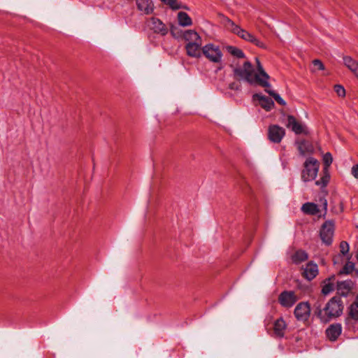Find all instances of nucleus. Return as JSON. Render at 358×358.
I'll return each instance as SVG.
<instances>
[{
  "label": "nucleus",
  "instance_id": "f257e3e1",
  "mask_svg": "<svg viewBox=\"0 0 358 358\" xmlns=\"http://www.w3.org/2000/svg\"><path fill=\"white\" fill-rule=\"evenodd\" d=\"M257 72L255 73L252 64L246 61L243 63L242 67H235L233 70L234 76L239 79L243 80L250 85H257L263 87H270L271 85L268 82L270 76L264 71L261 64L259 59L256 57Z\"/></svg>",
  "mask_w": 358,
  "mask_h": 358
},
{
  "label": "nucleus",
  "instance_id": "f03ea898",
  "mask_svg": "<svg viewBox=\"0 0 358 358\" xmlns=\"http://www.w3.org/2000/svg\"><path fill=\"white\" fill-rule=\"evenodd\" d=\"M314 315L317 316L321 322L327 323L331 320L340 317L343 311V302L340 296L332 297L324 306L322 307L320 301L313 305Z\"/></svg>",
  "mask_w": 358,
  "mask_h": 358
},
{
  "label": "nucleus",
  "instance_id": "7ed1b4c3",
  "mask_svg": "<svg viewBox=\"0 0 358 358\" xmlns=\"http://www.w3.org/2000/svg\"><path fill=\"white\" fill-rule=\"evenodd\" d=\"M320 169V162L313 157H308L303 164L301 171V180L304 182L312 181L317 177Z\"/></svg>",
  "mask_w": 358,
  "mask_h": 358
},
{
  "label": "nucleus",
  "instance_id": "20e7f679",
  "mask_svg": "<svg viewBox=\"0 0 358 358\" xmlns=\"http://www.w3.org/2000/svg\"><path fill=\"white\" fill-rule=\"evenodd\" d=\"M203 55L210 62L213 63H220L222 58V52L219 46L212 43L204 45L201 49Z\"/></svg>",
  "mask_w": 358,
  "mask_h": 358
},
{
  "label": "nucleus",
  "instance_id": "39448f33",
  "mask_svg": "<svg viewBox=\"0 0 358 358\" xmlns=\"http://www.w3.org/2000/svg\"><path fill=\"white\" fill-rule=\"evenodd\" d=\"M335 224L332 220H327L323 223L320 231L322 241L327 245H330L333 241Z\"/></svg>",
  "mask_w": 358,
  "mask_h": 358
},
{
  "label": "nucleus",
  "instance_id": "423d86ee",
  "mask_svg": "<svg viewBox=\"0 0 358 358\" xmlns=\"http://www.w3.org/2000/svg\"><path fill=\"white\" fill-rule=\"evenodd\" d=\"M310 306L308 302H300L294 308V315L298 321L306 322L310 315Z\"/></svg>",
  "mask_w": 358,
  "mask_h": 358
},
{
  "label": "nucleus",
  "instance_id": "0eeeda50",
  "mask_svg": "<svg viewBox=\"0 0 358 358\" xmlns=\"http://www.w3.org/2000/svg\"><path fill=\"white\" fill-rule=\"evenodd\" d=\"M299 299L294 291H283L278 296V302L284 308L292 307Z\"/></svg>",
  "mask_w": 358,
  "mask_h": 358
},
{
  "label": "nucleus",
  "instance_id": "6e6552de",
  "mask_svg": "<svg viewBox=\"0 0 358 358\" xmlns=\"http://www.w3.org/2000/svg\"><path fill=\"white\" fill-rule=\"evenodd\" d=\"M285 135V129L277 124H271L268 128V138L272 143H280Z\"/></svg>",
  "mask_w": 358,
  "mask_h": 358
},
{
  "label": "nucleus",
  "instance_id": "1a4fd4ad",
  "mask_svg": "<svg viewBox=\"0 0 358 358\" xmlns=\"http://www.w3.org/2000/svg\"><path fill=\"white\" fill-rule=\"evenodd\" d=\"M148 27L153 31L154 33L162 36H166L169 32V29L165 24L157 17H151L148 21Z\"/></svg>",
  "mask_w": 358,
  "mask_h": 358
},
{
  "label": "nucleus",
  "instance_id": "9d476101",
  "mask_svg": "<svg viewBox=\"0 0 358 358\" xmlns=\"http://www.w3.org/2000/svg\"><path fill=\"white\" fill-rule=\"evenodd\" d=\"M225 27L229 29L231 32L238 36L242 39L246 41L247 38L249 37L250 33L246 30L241 28L238 25L236 24L229 17L224 18Z\"/></svg>",
  "mask_w": 358,
  "mask_h": 358
},
{
  "label": "nucleus",
  "instance_id": "9b49d317",
  "mask_svg": "<svg viewBox=\"0 0 358 358\" xmlns=\"http://www.w3.org/2000/svg\"><path fill=\"white\" fill-rule=\"evenodd\" d=\"M287 327V323L282 317L277 319L273 323L272 336L276 338H282L285 335Z\"/></svg>",
  "mask_w": 358,
  "mask_h": 358
},
{
  "label": "nucleus",
  "instance_id": "f8f14e48",
  "mask_svg": "<svg viewBox=\"0 0 358 358\" xmlns=\"http://www.w3.org/2000/svg\"><path fill=\"white\" fill-rule=\"evenodd\" d=\"M286 126L288 128H290L296 134H308L305 127L297 122L293 115L287 116V123L286 124Z\"/></svg>",
  "mask_w": 358,
  "mask_h": 358
},
{
  "label": "nucleus",
  "instance_id": "ddd939ff",
  "mask_svg": "<svg viewBox=\"0 0 358 358\" xmlns=\"http://www.w3.org/2000/svg\"><path fill=\"white\" fill-rule=\"evenodd\" d=\"M342 333V326L339 323L331 324L325 331L326 336L330 341H336Z\"/></svg>",
  "mask_w": 358,
  "mask_h": 358
},
{
  "label": "nucleus",
  "instance_id": "4468645a",
  "mask_svg": "<svg viewBox=\"0 0 358 358\" xmlns=\"http://www.w3.org/2000/svg\"><path fill=\"white\" fill-rule=\"evenodd\" d=\"M302 274L306 279L308 280H313L318 274L317 265L312 261L309 262L303 268Z\"/></svg>",
  "mask_w": 358,
  "mask_h": 358
},
{
  "label": "nucleus",
  "instance_id": "2eb2a0df",
  "mask_svg": "<svg viewBox=\"0 0 358 358\" xmlns=\"http://www.w3.org/2000/svg\"><path fill=\"white\" fill-rule=\"evenodd\" d=\"M202 45L201 42H196V43H187L185 49L187 50V54L192 57H199L201 56V48Z\"/></svg>",
  "mask_w": 358,
  "mask_h": 358
},
{
  "label": "nucleus",
  "instance_id": "dca6fc26",
  "mask_svg": "<svg viewBox=\"0 0 358 358\" xmlns=\"http://www.w3.org/2000/svg\"><path fill=\"white\" fill-rule=\"evenodd\" d=\"M353 286V282L351 280H344L337 282V292L338 294L346 296L350 292Z\"/></svg>",
  "mask_w": 358,
  "mask_h": 358
},
{
  "label": "nucleus",
  "instance_id": "f3484780",
  "mask_svg": "<svg viewBox=\"0 0 358 358\" xmlns=\"http://www.w3.org/2000/svg\"><path fill=\"white\" fill-rule=\"evenodd\" d=\"M138 10L145 14H150L153 11L154 6L152 0H136Z\"/></svg>",
  "mask_w": 358,
  "mask_h": 358
},
{
  "label": "nucleus",
  "instance_id": "a211bd4d",
  "mask_svg": "<svg viewBox=\"0 0 358 358\" xmlns=\"http://www.w3.org/2000/svg\"><path fill=\"white\" fill-rule=\"evenodd\" d=\"M259 101L261 106L266 111L271 110L274 107L273 101L267 96L256 94L254 95Z\"/></svg>",
  "mask_w": 358,
  "mask_h": 358
},
{
  "label": "nucleus",
  "instance_id": "6ab92c4d",
  "mask_svg": "<svg viewBox=\"0 0 358 358\" xmlns=\"http://www.w3.org/2000/svg\"><path fill=\"white\" fill-rule=\"evenodd\" d=\"M184 39L188 43L201 42V38L198 33L194 30H187L183 33Z\"/></svg>",
  "mask_w": 358,
  "mask_h": 358
},
{
  "label": "nucleus",
  "instance_id": "aec40b11",
  "mask_svg": "<svg viewBox=\"0 0 358 358\" xmlns=\"http://www.w3.org/2000/svg\"><path fill=\"white\" fill-rule=\"evenodd\" d=\"M178 24L182 27H188L192 24V20L187 13L180 11L178 13Z\"/></svg>",
  "mask_w": 358,
  "mask_h": 358
},
{
  "label": "nucleus",
  "instance_id": "412c9836",
  "mask_svg": "<svg viewBox=\"0 0 358 358\" xmlns=\"http://www.w3.org/2000/svg\"><path fill=\"white\" fill-rule=\"evenodd\" d=\"M301 210L303 213L315 215L319 213V208L316 204L314 203H306L302 206Z\"/></svg>",
  "mask_w": 358,
  "mask_h": 358
},
{
  "label": "nucleus",
  "instance_id": "4be33fe9",
  "mask_svg": "<svg viewBox=\"0 0 358 358\" xmlns=\"http://www.w3.org/2000/svg\"><path fill=\"white\" fill-rule=\"evenodd\" d=\"M308 259V255L303 250L296 251L292 257V262L294 264H300Z\"/></svg>",
  "mask_w": 358,
  "mask_h": 358
},
{
  "label": "nucleus",
  "instance_id": "5701e85b",
  "mask_svg": "<svg viewBox=\"0 0 358 358\" xmlns=\"http://www.w3.org/2000/svg\"><path fill=\"white\" fill-rule=\"evenodd\" d=\"M344 64L354 73L358 71V62L352 57L346 56L343 57Z\"/></svg>",
  "mask_w": 358,
  "mask_h": 358
},
{
  "label": "nucleus",
  "instance_id": "b1692460",
  "mask_svg": "<svg viewBox=\"0 0 358 358\" xmlns=\"http://www.w3.org/2000/svg\"><path fill=\"white\" fill-rule=\"evenodd\" d=\"M322 172V177L320 180L315 181V185L322 187H324L329 182L330 174L329 170H327V168H323Z\"/></svg>",
  "mask_w": 358,
  "mask_h": 358
},
{
  "label": "nucleus",
  "instance_id": "393cba45",
  "mask_svg": "<svg viewBox=\"0 0 358 358\" xmlns=\"http://www.w3.org/2000/svg\"><path fill=\"white\" fill-rule=\"evenodd\" d=\"M163 3L168 5L173 10L185 9L188 10V7L183 5L182 3L178 2V0H161Z\"/></svg>",
  "mask_w": 358,
  "mask_h": 358
},
{
  "label": "nucleus",
  "instance_id": "a878e982",
  "mask_svg": "<svg viewBox=\"0 0 358 358\" xmlns=\"http://www.w3.org/2000/svg\"><path fill=\"white\" fill-rule=\"evenodd\" d=\"M226 50L230 55H231L234 57L244 58L245 57L243 50L237 47L232 46V45H227V46H226Z\"/></svg>",
  "mask_w": 358,
  "mask_h": 358
},
{
  "label": "nucleus",
  "instance_id": "bb28decb",
  "mask_svg": "<svg viewBox=\"0 0 358 358\" xmlns=\"http://www.w3.org/2000/svg\"><path fill=\"white\" fill-rule=\"evenodd\" d=\"M265 91L271 96L273 97V99L275 100V101L281 105V106H285L286 102L281 98V96L276 92H275L273 90H271L268 88L269 87H265Z\"/></svg>",
  "mask_w": 358,
  "mask_h": 358
},
{
  "label": "nucleus",
  "instance_id": "cd10ccee",
  "mask_svg": "<svg viewBox=\"0 0 358 358\" xmlns=\"http://www.w3.org/2000/svg\"><path fill=\"white\" fill-rule=\"evenodd\" d=\"M246 41L252 43H253L254 45H255L256 46H257L259 48H263V49H266V45L263 42H262L260 40L257 38L254 35H252L250 33L249 34V37L247 38Z\"/></svg>",
  "mask_w": 358,
  "mask_h": 358
},
{
  "label": "nucleus",
  "instance_id": "c85d7f7f",
  "mask_svg": "<svg viewBox=\"0 0 358 358\" xmlns=\"http://www.w3.org/2000/svg\"><path fill=\"white\" fill-rule=\"evenodd\" d=\"M349 316L351 319L355 321L358 320V306L356 304H351L350 307Z\"/></svg>",
  "mask_w": 358,
  "mask_h": 358
},
{
  "label": "nucleus",
  "instance_id": "c756f323",
  "mask_svg": "<svg viewBox=\"0 0 358 358\" xmlns=\"http://www.w3.org/2000/svg\"><path fill=\"white\" fill-rule=\"evenodd\" d=\"M355 268L354 264L348 262H347L344 266L343 267L342 270L339 272L340 274H350L351 273Z\"/></svg>",
  "mask_w": 358,
  "mask_h": 358
},
{
  "label": "nucleus",
  "instance_id": "7c9ffc66",
  "mask_svg": "<svg viewBox=\"0 0 358 358\" xmlns=\"http://www.w3.org/2000/svg\"><path fill=\"white\" fill-rule=\"evenodd\" d=\"M331 278L327 279L328 281L327 283H325V285L322 287V292L327 295L331 292L334 289V285L333 283L330 282Z\"/></svg>",
  "mask_w": 358,
  "mask_h": 358
},
{
  "label": "nucleus",
  "instance_id": "2f4dec72",
  "mask_svg": "<svg viewBox=\"0 0 358 358\" xmlns=\"http://www.w3.org/2000/svg\"><path fill=\"white\" fill-rule=\"evenodd\" d=\"M333 162V157L330 152H327L323 157L324 168H327L329 170L330 165Z\"/></svg>",
  "mask_w": 358,
  "mask_h": 358
},
{
  "label": "nucleus",
  "instance_id": "473e14b6",
  "mask_svg": "<svg viewBox=\"0 0 358 358\" xmlns=\"http://www.w3.org/2000/svg\"><path fill=\"white\" fill-rule=\"evenodd\" d=\"M334 91L339 96L343 97L345 96V90L341 85H335Z\"/></svg>",
  "mask_w": 358,
  "mask_h": 358
},
{
  "label": "nucleus",
  "instance_id": "72a5a7b5",
  "mask_svg": "<svg viewBox=\"0 0 358 358\" xmlns=\"http://www.w3.org/2000/svg\"><path fill=\"white\" fill-rule=\"evenodd\" d=\"M349 245L346 241H341L340 243V252L345 255L349 252Z\"/></svg>",
  "mask_w": 358,
  "mask_h": 358
},
{
  "label": "nucleus",
  "instance_id": "f704fd0d",
  "mask_svg": "<svg viewBox=\"0 0 358 358\" xmlns=\"http://www.w3.org/2000/svg\"><path fill=\"white\" fill-rule=\"evenodd\" d=\"M313 64L315 68L317 70H324V66L323 63L320 59H315L313 61Z\"/></svg>",
  "mask_w": 358,
  "mask_h": 358
},
{
  "label": "nucleus",
  "instance_id": "c9c22d12",
  "mask_svg": "<svg viewBox=\"0 0 358 358\" xmlns=\"http://www.w3.org/2000/svg\"><path fill=\"white\" fill-rule=\"evenodd\" d=\"M229 88L232 90H240L241 85L236 82H233L229 85Z\"/></svg>",
  "mask_w": 358,
  "mask_h": 358
},
{
  "label": "nucleus",
  "instance_id": "e433bc0d",
  "mask_svg": "<svg viewBox=\"0 0 358 358\" xmlns=\"http://www.w3.org/2000/svg\"><path fill=\"white\" fill-rule=\"evenodd\" d=\"M352 174L355 178L358 179V164H356L352 168Z\"/></svg>",
  "mask_w": 358,
  "mask_h": 358
},
{
  "label": "nucleus",
  "instance_id": "4c0bfd02",
  "mask_svg": "<svg viewBox=\"0 0 358 358\" xmlns=\"http://www.w3.org/2000/svg\"><path fill=\"white\" fill-rule=\"evenodd\" d=\"M176 28H175L173 26H172V27H171V34H172V36H176V32H175V31H176Z\"/></svg>",
  "mask_w": 358,
  "mask_h": 358
},
{
  "label": "nucleus",
  "instance_id": "58836bf2",
  "mask_svg": "<svg viewBox=\"0 0 358 358\" xmlns=\"http://www.w3.org/2000/svg\"><path fill=\"white\" fill-rule=\"evenodd\" d=\"M352 304H356L358 306V294L356 296L355 301Z\"/></svg>",
  "mask_w": 358,
  "mask_h": 358
},
{
  "label": "nucleus",
  "instance_id": "ea45409f",
  "mask_svg": "<svg viewBox=\"0 0 358 358\" xmlns=\"http://www.w3.org/2000/svg\"><path fill=\"white\" fill-rule=\"evenodd\" d=\"M299 150H300V152H301L302 155H304V153H305V152H304V151H303V150H302V146H301V145H299Z\"/></svg>",
  "mask_w": 358,
  "mask_h": 358
},
{
  "label": "nucleus",
  "instance_id": "a19ab883",
  "mask_svg": "<svg viewBox=\"0 0 358 358\" xmlns=\"http://www.w3.org/2000/svg\"><path fill=\"white\" fill-rule=\"evenodd\" d=\"M324 208H325V209H327V201H326V200L324 201Z\"/></svg>",
  "mask_w": 358,
  "mask_h": 358
}]
</instances>
